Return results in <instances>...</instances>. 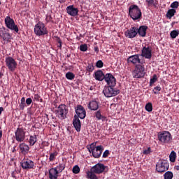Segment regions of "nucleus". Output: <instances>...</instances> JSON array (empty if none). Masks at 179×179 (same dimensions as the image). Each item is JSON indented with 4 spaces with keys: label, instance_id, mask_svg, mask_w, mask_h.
<instances>
[{
    "label": "nucleus",
    "instance_id": "nucleus-22",
    "mask_svg": "<svg viewBox=\"0 0 179 179\" xmlns=\"http://www.w3.org/2000/svg\"><path fill=\"white\" fill-rule=\"evenodd\" d=\"M73 125L77 132H80L82 124L80 123V120H79V117L76 115H74V119L73 120Z\"/></svg>",
    "mask_w": 179,
    "mask_h": 179
},
{
    "label": "nucleus",
    "instance_id": "nucleus-17",
    "mask_svg": "<svg viewBox=\"0 0 179 179\" xmlns=\"http://www.w3.org/2000/svg\"><path fill=\"white\" fill-rule=\"evenodd\" d=\"M124 34L127 38H135L136 36H138V27H132L129 29H127Z\"/></svg>",
    "mask_w": 179,
    "mask_h": 179
},
{
    "label": "nucleus",
    "instance_id": "nucleus-43",
    "mask_svg": "<svg viewBox=\"0 0 179 179\" xmlns=\"http://www.w3.org/2000/svg\"><path fill=\"white\" fill-rule=\"evenodd\" d=\"M80 50L83 51V52H85V51H87V45L83 44L80 45Z\"/></svg>",
    "mask_w": 179,
    "mask_h": 179
},
{
    "label": "nucleus",
    "instance_id": "nucleus-11",
    "mask_svg": "<svg viewBox=\"0 0 179 179\" xmlns=\"http://www.w3.org/2000/svg\"><path fill=\"white\" fill-rule=\"evenodd\" d=\"M92 171L95 173V174H101L103 173H107L108 171V166H105L101 163H98L91 168Z\"/></svg>",
    "mask_w": 179,
    "mask_h": 179
},
{
    "label": "nucleus",
    "instance_id": "nucleus-50",
    "mask_svg": "<svg viewBox=\"0 0 179 179\" xmlns=\"http://www.w3.org/2000/svg\"><path fill=\"white\" fill-rule=\"evenodd\" d=\"M31 103H33V99H31V98H27L25 101V104H27V106H30Z\"/></svg>",
    "mask_w": 179,
    "mask_h": 179
},
{
    "label": "nucleus",
    "instance_id": "nucleus-53",
    "mask_svg": "<svg viewBox=\"0 0 179 179\" xmlns=\"http://www.w3.org/2000/svg\"><path fill=\"white\" fill-rule=\"evenodd\" d=\"M16 171H13L11 173V176L13 178H16Z\"/></svg>",
    "mask_w": 179,
    "mask_h": 179
},
{
    "label": "nucleus",
    "instance_id": "nucleus-60",
    "mask_svg": "<svg viewBox=\"0 0 179 179\" xmlns=\"http://www.w3.org/2000/svg\"><path fill=\"white\" fill-rule=\"evenodd\" d=\"M60 1V2H64V0H59Z\"/></svg>",
    "mask_w": 179,
    "mask_h": 179
},
{
    "label": "nucleus",
    "instance_id": "nucleus-16",
    "mask_svg": "<svg viewBox=\"0 0 179 179\" xmlns=\"http://www.w3.org/2000/svg\"><path fill=\"white\" fill-rule=\"evenodd\" d=\"M103 80H105L108 86H115V85H117V80L115 79V77L110 73L105 75Z\"/></svg>",
    "mask_w": 179,
    "mask_h": 179
},
{
    "label": "nucleus",
    "instance_id": "nucleus-19",
    "mask_svg": "<svg viewBox=\"0 0 179 179\" xmlns=\"http://www.w3.org/2000/svg\"><path fill=\"white\" fill-rule=\"evenodd\" d=\"M21 166L24 170H30L34 167V162L27 159L21 163Z\"/></svg>",
    "mask_w": 179,
    "mask_h": 179
},
{
    "label": "nucleus",
    "instance_id": "nucleus-26",
    "mask_svg": "<svg viewBox=\"0 0 179 179\" xmlns=\"http://www.w3.org/2000/svg\"><path fill=\"white\" fill-rule=\"evenodd\" d=\"M87 107L92 111H97L99 110V102L97 101H91Z\"/></svg>",
    "mask_w": 179,
    "mask_h": 179
},
{
    "label": "nucleus",
    "instance_id": "nucleus-25",
    "mask_svg": "<svg viewBox=\"0 0 179 179\" xmlns=\"http://www.w3.org/2000/svg\"><path fill=\"white\" fill-rule=\"evenodd\" d=\"M148 30V26L142 25L139 28L137 27V34L141 37H146V31Z\"/></svg>",
    "mask_w": 179,
    "mask_h": 179
},
{
    "label": "nucleus",
    "instance_id": "nucleus-9",
    "mask_svg": "<svg viewBox=\"0 0 179 179\" xmlns=\"http://www.w3.org/2000/svg\"><path fill=\"white\" fill-rule=\"evenodd\" d=\"M15 135L17 142H24V139H26V129L18 127L15 132Z\"/></svg>",
    "mask_w": 179,
    "mask_h": 179
},
{
    "label": "nucleus",
    "instance_id": "nucleus-20",
    "mask_svg": "<svg viewBox=\"0 0 179 179\" xmlns=\"http://www.w3.org/2000/svg\"><path fill=\"white\" fill-rule=\"evenodd\" d=\"M66 12L68 15L73 17L78 16V15H79V9H78V8H75L73 5L67 6Z\"/></svg>",
    "mask_w": 179,
    "mask_h": 179
},
{
    "label": "nucleus",
    "instance_id": "nucleus-8",
    "mask_svg": "<svg viewBox=\"0 0 179 179\" xmlns=\"http://www.w3.org/2000/svg\"><path fill=\"white\" fill-rule=\"evenodd\" d=\"M170 167V164L165 159H159L156 164V171L158 173H164L169 170Z\"/></svg>",
    "mask_w": 179,
    "mask_h": 179
},
{
    "label": "nucleus",
    "instance_id": "nucleus-48",
    "mask_svg": "<svg viewBox=\"0 0 179 179\" xmlns=\"http://www.w3.org/2000/svg\"><path fill=\"white\" fill-rule=\"evenodd\" d=\"M150 152H152V148L149 147L147 150H144L143 153V155H150Z\"/></svg>",
    "mask_w": 179,
    "mask_h": 179
},
{
    "label": "nucleus",
    "instance_id": "nucleus-42",
    "mask_svg": "<svg viewBox=\"0 0 179 179\" xmlns=\"http://www.w3.org/2000/svg\"><path fill=\"white\" fill-rule=\"evenodd\" d=\"M161 90H162V87H160V85H158L154 87L153 93L154 94H159L158 92H160Z\"/></svg>",
    "mask_w": 179,
    "mask_h": 179
},
{
    "label": "nucleus",
    "instance_id": "nucleus-1",
    "mask_svg": "<svg viewBox=\"0 0 179 179\" xmlns=\"http://www.w3.org/2000/svg\"><path fill=\"white\" fill-rule=\"evenodd\" d=\"M129 15L133 20L142 19V11L137 5H131L129 8Z\"/></svg>",
    "mask_w": 179,
    "mask_h": 179
},
{
    "label": "nucleus",
    "instance_id": "nucleus-28",
    "mask_svg": "<svg viewBox=\"0 0 179 179\" xmlns=\"http://www.w3.org/2000/svg\"><path fill=\"white\" fill-rule=\"evenodd\" d=\"M87 178L89 179H99V177L96 175V173L93 172L92 169L87 171Z\"/></svg>",
    "mask_w": 179,
    "mask_h": 179
},
{
    "label": "nucleus",
    "instance_id": "nucleus-4",
    "mask_svg": "<svg viewBox=\"0 0 179 179\" xmlns=\"http://www.w3.org/2000/svg\"><path fill=\"white\" fill-rule=\"evenodd\" d=\"M88 150L90 153H92L93 157L99 159V157L101 156L104 148H103V145H98L96 147V145L92 144L90 148H88Z\"/></svg>",
    "mask_w": 179,
    "mask_h": 179
},
{
    "label": "nucleus",
    "instance_id": "nucleus-6",
    "mask_svg": "<svg viewBox=\"0 0 179 179\" xmlns=\"http://www.w3.org/2000/svg\"><path fill=\"white\" fill-rule=\"evenodd\" d=\"M145 77V65L136 64L133 71V78L136 79H141V78Z\"/></svg>",
    "mask_w": 179,
    "mask_h": 179
},
{
    "label": "nucleus",
    "instance_id": "nucleus-57",
    "mask_svg": "<svg viewBox=\"0 0 179 179\" xmlns=\"http://www.w3.org/2000/svg\"><path fill=\"white\" fill-rule=\"evenodd\" d=\"M175 169L177 170V171H179V165L175 166Z\"/></svg>",
    "mask_w": 179,
    "mask_h": 179
},
{
    "label": "nucleus",
    "instance_id": "nucleus-34",
    "mask_svg": "<svg viewBox=\"0 0 179 179\" xmlns=\"http://www.w3.org/2000/svg\"><path fill=\"white\" fill-rule=\"evenodd\" d=\"M158 78H157V75L154 74L152 76V78H150V87H152V86H153V85H155V83H156V82H157Z\"/></svg>",
    "mask_w": 179,
    "mask_h": 179
},
{
    "label": "nucleus",
    "instance_id": "nucleus-13",
    "mask_svg": "<svg viewBox=\"0 0 179 179\" xmlns=\"http://www.w3.org/2000/svg\"><path fill=\"white\" fill-rule=\"evenodd\" d=\"M0 37L3 41H7V43L10 41V38H12V36L9 33V29L5 27L0 28Z\"/></svg>",
    "mask_w": 179,
    "mask_h": 179
},
{
    "label": "nucleus",
    "instance_id": "nucleus-37",
    "mask_svg": "<svg viewBox=\"0 0 179 179\" xmlns=\"http://www.w3.org/2000/svg\"><path fill=\"white\" fill-rule=\"evenodd\" d=\"M164 179H173V177H174V175L173 174V172L171 171H167L164 174Z\"/></svg>",
    "mask_w": 179,
    "mask_h": 179
},
{
    "label": "nucleus",
    "instance_id": "nucleus-44",
    "mask_svg": "<svg viewBox=\"0 0 179 179\" xmlns=\"http://www.w3.org/2000/svg\"><path fill=\"white\" fill-rule=\"evenodd\" d=\"M96 68H103L104 66V63H103V61L99 60L96 63Z\"/></svg>",
    "mask_w": 179,
    "mask_h": 179
},
{
    "label": "nucleus",
    "instance_id": "nucleus-14",
    "mask_svg": "<svg viewBox=\"0 0 179 179\" xmlns=\"http://www.w3.org/2000/svg\"><path fill=\"white\" fill-rule=\"evenodd\" d=\"M139 57H141V55H139V54L129 56L127 58L128 64H133V65H136V66L138 65V64H139V65H141V64L143 65L145 62L141 61V58H139Z\"/></svg>",
    "mask_w": 179,
    "mask_h": 179
},
{
    "label": "nucleus",
    "instance_id": "nucleus-18",
    "mask_svg": "<svg viewBox=\"0 0 179 179\" xmlns=\"http://www.w3.org/2000/svg\"><path fill=\"white\" fill-rule=\"evenodd\" d=\"M140 55L141 57L145 58V59H150L152 58V48H150L149 46L143 47Z\"/></svg>",
    "mask_w": 179,
    "mask_h": 179
},
{
    "label": "nucleus",
    "instance_id": "nucleus-49",
    "mask_svg": "<svg viewBox=\"0 0 179 179\" xmlns=\"http://www.w3.org/2000/svg\"><path fill=\"white\" fill-rule=\"evenodd\" d=\"M46 23H50V22H52V17L51 15H46L45 18Z\"/></svg>",
    "mask_w": 179,
    "mask_h": 179
},
{
    "label": "nucleus",
    "instance_id": "nucleus-58",
    "mask_svg": "<svg viewBox=\"0 0 179 179\" xmlns=\"http://www.w3.org/2000/svg\"><path fill=\"white\" fill-rule=\"evenodd\" d=\"M2 138V130H0V139Z\"/></svg>",
    "mask_w": 179,
    "mask_h": 179
},
{
    "label": "nucleus",
    "instance_id": "nucleus-23",
    "mask_svg": "<svg viewBox=\"0 0 179 179\" xmlns=\"http://www.w3.org/2000/svg\"><path fill=\"white\" fill-rule=\"evenodd\" d=\"M59 172L57 170V168H51L49 169L48 177L50 179H58Z\"/></svg>",
    "mask_w": 179,
    "mask_h": 179
},
{
    "label": "nucleus",
    "instance_id": "nucleus-40",
    "mask_svg": "<svg viewBox=\"0 0 179 179\" xmlns=\"http://www.w3.org/2000/svg\"><path fill=\"white\" fill-rule=\"evenodd\" d=\"M86 71L87 72H93L94 71V66L93 65V63H89L87 68Z\"/></svg>",
    "mask_w": 179,
    "mask_h": 179
},
{
    "label": "nucleus",
    "instance_id": "nucleus-21",
    "mask_svg": "<svg viewBox=\"0 0 179 179\" xmlns=\"http://www.w3.org/2000/svg\"><path fill=\"white\" fill-rule=\"evenodd\" d=\"M19 150L21 155L26 156V155L29 153V150H30V147H29V145L25 143H21L19 145Z\"/></svg>",
    "mask_w": 179,
    "mask_h": 179
},
{
    "label": "nucleus",
    "instance_id": "nucleus-61",
    "mask_svg": "<svg viewBox=\"0 0 179 179\" xmlns=\"http://www.w3.org/2000/svg\"><path fill=\"white\" fill-rule=\"evenodd\" d=\"M1 1H0V5H1Z\"/></svg>",
    "mask_w": 179,
    "mask_h": 179
},
{
    "label": "nucleus",
    "instance_id": "nucleus-7",
    "mask_svg": "<svg viewBox=\"0 0 179 179\" xmlns=\"http://www.w3.org/2000/svg\"><path fill=\"white\" fill-rule=\"evenodd\" d=\"M158 139L162 143H170L173 137L169 131H164L158 133Z\"/></svg>",
    "mask_w": 179,
    "mask_h": 179
},
{
    "label": "nucleus",
    "instance_id": "nucleus-55",
    "mask_svg": "<svg viewBox=\"0 0 179 179\" xmlns=\"http://www.w3.org/2000/svg\"><path fill=\"white\" fill-rule=\"evenodd\" d=\"M45 120L46 119V122H48V115L45 114L44 116Z\"/></svg>",
    "mask_w": 179,
    "mask_h": 179
},
{
    "label": "nucleus",
    "instance_id": "nucleus-5",
    "mask_svg": "<svg viewBox=\"0 0 179 179\" xmlns=\"http://www.w3.org/2000/svg\"><path fill=\"white\" fill-rule=\"evenodd\" d=\"M5 24L9 30L15 31V33H19V27L15 23V20L10 18V16H6L4 20Z\"/></svg>",
    "mask_w": 179,
    "mask_h": 179
},
{
    "label": "nucleus",
    "instance_id": "nucleus-24",
    "mask_svg": "<svg viewBox=\"0 0 179 179\" xmlns=\"http://www.w3.org/2000/svg\"><path fill=\"white\" fill-rule=\"evenodd\" d=\"M106 78V75H104V73H103V71L98 70L94 72V79L96 80H99V82H103Z\"/></svg>",
    "mask_w": 179,
    "mask_h": 179
},
{
    "label": "nucleus",
    "instance_id": "nucleus-47",
    "mask_svg": "<svg viewBox=\"0 0 179 179\" xmlns=\"http://www.w3.org/2000/svg\"><path fill=\"white\" fill-rule=\"evenodd\" d=\"M34 100H36V101H43V99H41V96H40V95H38V94H36L34 95Z\"/></svg>",
    "mask_w": 179,
    "mask_h": 179
},
{
    "label": "nucleus",
    "instance_id": "nucleus-2",
    "mask_svg": "<svg viewBox=\"0 0 179 179\" xmlns=\"http://www.w3.org/2000/svg\"><path fill=\"white\" fill-rule=\"evenodd\" d=\"M115 86H105L103 90V93L105 97L108 99L110 97H115L117 94H120V90L118 88H114Z\"/></svg>",
    "mask_w": 179,
    "mask_h": 179
},
{
    "label": "nucleus",
    "instance_id": "nucleus-29",
    "mask_svg": "<svg viewBox=\"0 0 179 179\" xmlns=\"http://www.w3.org/2000/svg\"><path fill=\"white\" fill-rule=\"evenodd\" d=\"M176 12L177 11L174 8L169 9L166 13V17H168V19H171V17L176 15Z\"/></svg>",
    "mask_w": 179,
    "mask_h": 179
},
{
    "label": "nucleus",
    "instance_id": "nucleus-3",
    "mask_svg": "<svg viewBox=\"0 0 179 179\" xmlns=\"http://www.w3.org/2000/svg\"><path fill=\"white\" fill-rule=\"evenodd\" d=\"M34 33L36 36H45L48 34V30L44 23L38 22L34 27Z\"/></svg>",
    "mask_w": 179,
    "mask_h": 179
},
{
    "label": "nucleus",
    "instance_id": "nucleus-45",
    "mask_svg": "<svg viewBox=\"0 0 179 179\" xmlns=\"http://www.w3.org/2000/svg\"><path fill=\"white\" fill-rule=\"evenodd\" d=\"M170 6L171 8H172V9H174V8L177 9V8H178L179 6V3L178 1H174L171 4Z\"/></svg>",
    "mask_w": 179,
    "mask_h": 179
},
{
    "label": "nucleus",
    "instance_id": "nucleus-35",
    "mask_svg": "<svg viewBox=\"0 0 179 179\" xmlns=\"http://www.w3.org/2000/svg\"><path fill=\"white\" fill-rule=\"evenodd\" d=\"M26 106V99L24 97L21 98L20 103L19 105L20 110H24Z\"/></svg>",
    "mask_w": 179,
    "mask_h": 179
},
{
    "label": "nucleus",
    "instance_id": "nucleus-39",
    "mask_svg": "<svg viewBox=\"0 0 179 179\" xmlns=\"http://www.w3.org/2000/svg\"><path fill=\"white\" fill-rule=\"evenodd\" d=\"M178 35H179V30H173L170 33V36L171 38H176V37H178Z\"/></svg>",
    "mask_w": 179,
    "mask_h": 179
},
{
    "label": "nucleus",
    "instance_id": "nucleus-27",
    "mask_svg": "<svg viewBox=\"0 0 179 179\" xmlns=\"http://www.w3.org/2000/svg\"><path fill=\"white\" fill-rule=\"evenodd\" d=\"M36 142H37V135L34 134V135L29 136V146H34Z\"/></svg>",
    "mask_w": 179,
    "mask_h": 179
},
{
    "label": "nucleus",
    "instance_id": "nucleus-56",
    "mask_svg": "<svg viewBox=\"0 0 179 179\" xmlns=\"http://www.w3.org/2000/svg\"><path fill=\"white\" fill-rule=\"evenodd\" d=\"M2 111H3V108L0 107V115H1V114H2Z\"/></svg>",
    "mask_w": 179,
    "mask_h": 179
},
{
    "label": "nucleus",
    "instance_id": "nucleus-38",
    "mask_svg": "<svg viewBox=\"0 0 179 179\" xmlns=\"http://www.w3.org/2000/svg\"><path fill=\"white\" fill-rule=\"evenodd\" d=\"M145 110L148 113H152V111H153V105L152 103L149 102L145 105Z\"/></svg>",
    "mask_w": 179,
    "mask_h": 179
},
{
    "label": "nucleus",
    "instance_id": "nucleus-12",
    "mask_svg": "<svg viewBox=\"0 0 179 179\" xmlns=\"http://www.w3.org/2000/svg\"><path fill=\"white\" fill-rule=\"evenodd\" d=\"M6 65L11 72H15L17 67V62L12 57H8L6 58Z\"/></svg>",
    "mask_w": 179,
    "mask_h": 179
},
{
    "label": "nucleus",
    "instance_id": "nucleus-59",
    "mask_svg": "<svg viewBox=\"0 0 179 179\" xmlns=\"http://www.w3.org/2000/svg\"><path fill=\"white\" fill-rule=\"evenodd\" d=\"M93 89H94V87H93V86H91L90 87V90H93Z\"/></svg>",
    "mask_w": 179,
    "mask_h": 179
},
{
    "label": "nucleus",
    "instance_id": "nucleus-54",
    "mask_svg": "<svg viewBox=\"0 0 179 179\" xmlns=\"http://www.w3.org/2000/svg\"><path fill=\"white\" fill-rule=\"evenodd\" d=\"M94 51H95V52H96V54H99V48L98 47H94Z\"/></svg>",
    "mask_w": 179,
    "mask_h": 179
},
{
    "label": "nucleus",
    "instance_id": "nucleus-52",
    "mask_svg": "<svg viewBox=\"0 0 179 179\" xmlns=\"http://www.w3.org/2000/svg\"><path fill=\"white\" fill-rule=\"evenodd\" d=\"M57 43L59 44V48H62V41H61L60 38H57Z\"/></svg>",
    "mask_w": 179,
    "mask_h": 179
},
{
    "label": "nucleus",
    "instance_id": "nucleus-41",
    "mask_svg": "<svg viewBox=\"0 0 179 179\" xmlns=\"http://www.w3.org/2000/svg\"><path fill=\"white\" fill-rule=\"evenodd\" d=\"M72 171L74 174H79L80 173V168H79V166L76 165L73 167Z\"/></svg>",
    "mask_w": 179,
    "mask_h": 179
},
{
    "label": "nucleus",
    "instance_id": "nucleus-36",
    "mask_svg": "<svg viewBox=\"0 0 179 179\" xmlns=\"http://www.w3.org/2000/svg\"><path fill=\"white\" fill-rule=\"evenodd\" d=\"M66 78L68 80H73L75 79V74L71 71L66 73Z\"/></svg>",
    "mask_w": 179,
    "mask_h": 179
},
{
    "label": "nucleus",
    "instance_id": "nucleus-31",
    "mask_svg": "<svg viewBox=\"0 0 179 179\" xmlns=\"http://www.w3.org/2000/svg\"><path fill=\"white\" fill-rule=\"evenodd\" d=\"M169 159L171 163H174L176 162V159H177V153L174 151H171L169 155Z\"/></svg>",
    "mask_w": 179,
    "mask_h": 179
},
{
    "label": "nucleus",
    "instance_id": "nucleus-33",
    "mask_svg": "<svg viewBox=\"0 0 179 179\" xmlns=\"http://www.w3.org/2000/svg\"><path fill=\"white\" fill-rule=\"evenodd\" d=\"M94 117H96V118L100 121V120H104V116H103L101 115V110H97L96 112L94 113Z\"/></svg>",
    "mask_w": 179,
    "mask_h": 179
},
{
    "label": "nucleus",
    "instance_id": "nucleus-15",
    "mask_svg": "<svg viewBox=\"0 0 179 179\" xmlns=\"http://www.w3.org/2000/svg\"><path fill=\"white\" fill-rule=\"evenodd\" d=\"M75 111L77 115L76 116L80 118V120H85V118H86V110H85V108L81 105H78L75 108Z\"/></svg>",
    "mask_w": 179,
    "mask_h": 179
},
{
    "label": "nucleus",
    "instance_id": "nucleus-32",
    "mask_svg": "<svg viewBox=\"0 0 179 179\" xmlns=\"http://www.w3.org/2000/svg\"><path fill=\"white\" fill-rule=\"evenodd\" d=\"M57 170V171L59 173H62L63 171L65 170V164L64 163H59L57 167H55Z\"/></svg>",
    "mask_w": 179,
    "mask_h": 179
},
{
    "label": "nucleus",
    "instance_id": "nucleus-46",
    "mask_svg": "<svg viewBox=\"0 0 179 179\" xmlns=\"http://www.w3.org/2000/svg\"><path fill=\"white\" fill-rule=\"evenodd\" d=\"M148 6H155V0H145Z\"/></svg>",
    "mask_w": 179,
    "mask_h": 179
},
{
    "label": "nucleus",
    "instance_id": "nucleus-51",
    "mask_svg": "<svg viewBox=\"0 0 179 179\" xmlns=\"http://www.w3.org/2000/svg\"><path fill=\"white\" fill-rule=\"evenodd\" d=\"M108 155H110V151L108 150H105V152H103L102 157H103L104 159H106V157H108Z\"/></svg>",
    "mask_w": 179,
    "mask_h": 179
},
{
    "label": "nucleus",
    "instance_id": "nucleus-10",
    "mask_svg": "<svg viewBox=\"0 0 179 179\" xmlns=\"http://www.w3.org/2000/svg\"><path fill=\"white\" fill-rule=\"evenodd\" d=\"M68 111L66 106L61 104L58 106L57 110H56V114L59 120H65V118H66Z\"/></svg>",
    "mask_w": 179,
    "mask_h": 179
},
{
    "label": "nucleus",
    "instance_id": "nucleus-30",
    "mask_svg": "<svg viewBox=\"0 0 179 179\" xmlns=\"http://www.w3.org/2000/svg\"><path fill=\"white\" fill-rule=\"evenodd\" d=\"M57 156H58V152L55 151L53 152H50L49 156V162H55Z\"/></svg>",
    "mask_w": 179,
    "mask_h": 179
}]
</instances>
